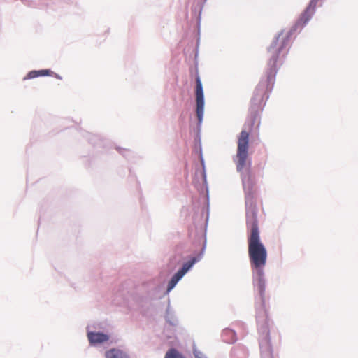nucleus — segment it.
Masks as SVG:
<instances>
[{
  "label": "nucleus",
  "mask_w": 358,
  "mask_h": 358,
  "mask_svg": "<svg viewBox=\"0 0 358 358\" xmlns=\"http://www.w3.org/2000/svg\"><path fill=\"white\" fill-rule=\"evenodd\" d=\"M248 257L253 273L262 275L267 262V250L261 241L257 213L255 210L247 213Z\"/></svg>",
  "instance_id": "nucleus-1"
},
{
  "label": "nucleus",
  "mask_w": 358,
  "mask_h": 358,
  "mask_svg": "<svg viewBox=\"0 0 358 358\" xmlns=\"http://www.w3.org/2000/svg\"><path fill=\"white\" fill-rule=\"evenodd\" d=\"M290 32L282 31L275 37L268 48L269 59L268 65L269 71L267 76V85L273 84L276 73L277 65L282 62L288 53L290 47Z\"/></svg>",
  "instance_id": "nucleus-2"
},
{
  "label": "nucleus",
  "mask_w": 358,
  "mask_h": 358,
  "mask_svg": "<svg viewBox=\"0 0 358 358\" xmlns=\"http://www.w3.org/2000/svg\"><path fill=\"white\" fill-rule=\"evenodd\" d=\"M249 133L243 130L238 138L237 152L236 155L235 162L237 171L241 172L243 169L250 164L248 160V149H249Z\"/></svg>",
  "instance_id": "nucleus-3"
},
{
  "label": "nucleus",
  "mask_w": 358,
  "mask_h": 358,
  "mask_svg": "<svg viewBox=\"0 0 358 358\" xmlns=\"http://www.w3.org/2000/svg\"><path fill=\"white\" fill-rule=\"evenodd\" d=\"M196 116L199 122L201 123L203 120L204 113V96L202 83L199 76L196 78Z\"/></svg>",
  "instance_id": "nucleus-4"
},
{
  "label": "nucleus",
  "mask_w": 358,
  "mask_h": 358,
  "mask_svg": "<svg viewBox=\"0 0 358 358\" xmlns=\"http://www.w3.org/2000/svg\"><path fill=\"white\" fill-rule=\"evenodd\" d=\"M197 262L196 257L192 258L189 261L185 262L182 268L179 270L169 281L167 287V291L170 292L178 283V282L184 276V275L192 268V266Z\"/></svg>",
  "instance_id": "nucleus-5"
},
{
  "label": "nucleus",
  "mask_w": 358,
  "mask_h": 358,
  "mask_svg": "<svg viewBox=\"0 0 358 358\" xmlns=\"http://www.w3.org/2000/svg\"><path fill=\"white\" fill-rule=\"evenodd\" d=\"M89 341L92 345L101 343L108 341L109 336L107 334L100 332H90L87 334Z\"/></svg>",
  "instance_id": "nucleus-6"
},
{
  "label": "nucleus",
  "mask_w": 358,
  "mask_h": 358,
  "mask_svg": "<svg viewBox=\"0 0 358 358\" xmlns=\"http://www.w3.org/2000/svg\"><path fill=\"white\" fill-rule=\"evenodd\" d=\"M106 358H129L122 350L119 349H111L106 352Z\"/></svg>",
  "instance_id": "nucleus-7"
},
{
  "label": "nucleus",
  "mask_w": 358,
  "mask_h": 358,
  "mask_svg": "<svg viewBox=\"0 0 358 358\" xmlns=\"http://www.w3.org/2000/svg\"><path fill=\"white\" fill-rule=\"evenodd\" d=\"M52 72L49 69H43L39 71H31L28 73V74L24 77V80L26 79H32L38 76H45L52 75Z\"/></svg>",
  "instance_id": "nucleus-8"
},
{
  "label": "nucleus",
  "mask_w": 358,
  "mask_h": 358,
  "mask_svg": "<svg viewBox=\"0 0 358 358\" xmlns=\"http://www.w3.org/2000/svg\"><path fill=\"white\" fill-rule=\"evenodd\" d=\"M164 358H185L176 349L169 350L165 355Z\"/></svg>",
  "instance_id": "nucleus-9"
},
{
  "label": "nucleus",
  "mask_w": 358,
  "mask_h": 358,
  "mask_svg": "<svg viewBox=\"0 0 358 358\" xmlns=\"http://www.w3.org/2000/svg\"><path fill=\"white\" fill-rule=\"evenodd\" d=\"M258 276V289L260 294L262 295L265 289V281L264 279V273L262 275L256 274Z\"/></svg>",
  "instance_id": "nucleus-10"
},
{
  "label": "nucleus",
  "mask_w": 358,
  "mask_h": 358,
  "mask_svg": "<svg viewBox=\"0 0 358 358\" xmlns=\"http://www.w3.org/2000/svg\"><path fill=\"white\" fill-rule=\"evenodd\" d=\"M310 18V15L309 14V10L307 9L305 11L303 16L301 17V18L299 20L298 24H300L302 26H303L307 23V22L309 20Z\"/></svg>",
  "instance_id": "nucleus-11"
},
{
  "label": "nucleus",
  "mask_w": 358,
  "mask_h": 358,
  "mask_svg": "<svg viewBox=\"0 0 358 358\" xmlns=\"http://www.w3.org/2000/svg\"><path fill=\"white\" fill-rule=\"evenodd\" d=\"M264 84H263L262 83H260L259 85H258L257 88V92L259 90V88L262 87V86H264Z\"/></svg>",
  "instance_id": "nucleus-12"
}]
</instances>
